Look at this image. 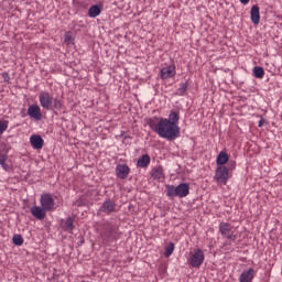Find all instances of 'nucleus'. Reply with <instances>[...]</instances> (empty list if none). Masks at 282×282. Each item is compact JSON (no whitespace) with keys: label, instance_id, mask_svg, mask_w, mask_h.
<instances>
[{"label":"nucleus","instance_id":"1","mask_svg":"<svg viewBox=\"0 0 282 282\" xmlns=\"http://www.w3.org/2000/svg\"><path fill=\"white\" fill-rule=\"evenodd\" d=\"M148 124L160 138H164L170 142L180 138V126L172 123L166 118H160L159 121L150 119Z\"/></svg>","mask_w":282,"mask_h":282},{"label":"nucleus","instance_id":"2","mask_svg":"<svg viewBox=\"0 0 282 282\" xmlns=\"http://www.w3.org/2000/svg\"><path fill=\"white\" fill-rule=\"evenodd\" d=\"M39 101L41 107L46 111H52V109H63V101L58 98H54L48 91H41Z\"/></svg>","mask_w":282,"mask_h":282},{"label":"nucleus","instance_id":"3","mask_svg":"<svg viewBox=\"0 0 282 282\" xmlns=\"http://www.w3.org/2000/svg\"><path fill=\"white\" fill-rule=\"evenodd\" d=\"M188 193H191V186L188 183H181L178 186L167 185L166 186V195L167 197H187Z\"/></svg>","mask_w":282,"mask_h":282},{"label":"nucleus","instance_id":"4","mask_svg":"<svg viewBox=\"0 0 282 282\" xmlns=\"http://www.w3.org/2000/svg\"><path fill=\"white\" fill-rule=\"evenodd\" d=\"M40 204L46 213H52V210L56 209V202H54V196H52L50 193L41 196Z\"/></svg>","mask_w":282,"mask_h":282},{"label":"nucleus","instance_id":"5","mask_svg":"<svg viewBox=\"0 0 282 282\" xmlns=\"http://www.w3.org/2000/svg\"><path fill=\"white\" fill-rule=\"evenodd\" d=\"M235 227L229 223H220L219 232L223 237H226L229 241H237V235H235Z\"/></svg>","mask_w":282,"mask_h":282},{"label":"nucleus","instance_id":"6","mask_svg":"<svg viewBox=\"0 0 282 282\" xmlns=\"http://www.w3.org/2000/svg\"><path fill=\"white\" fill-rule=\"evenodd\" d=\"M204 259V251L202 249H194L187 261L192 268H200Z\"/></svg>","mask_w":282,"mask_h":282},{"label":"nucleus","instance_id":"7","mask_svg":"<svg viewBox=\"0 0 282 282\" xmlns=\"http://www.w3.org/2000/svg\"><path fill=\"white\" fill-rule=\"evenodd\" d=\"M229 172L226 166H218L215 172V180L218 184L226 186L228 183Z\"/></svg>","mask_w":282,"mask_h":282},{"label":"nucleus","instance_id":"8","mask_svg":"<svg viewBox=\"0 0 282 282\" xmlns=\"http://www.w3.org/2000/svg\"><path fill=\"white\" fill-rule=\"evenodd\" d=\"M177 74L175 65H170L161 68L160 76L162 80H169V78H175Z\"/></svg>","mask_w":282,"mask_h":282},{"label":"nucleus","instance_id":"9","mask_svg":"<svg viewBox=\"0 0 282 282\" xmlns=\"http://www.w3.org/2000/svg\"><path fill=\"white\" fill-rule=\"evenodd\" d=\"M118 234V227L109 226L101 235L104 241H113Z\"/></svg>","mask_w":282,"mask_h":282},{"label":"nucleus","instance_id":"10","mask_svg":"<svg viewBox=\"0 0 282 282\" xmlns=\"http://www.w3.org/2000/svg\"><path fill=\"white\" fill-rule=\"evenodd\" d=\"M129 173H131V169L127 164H119L116 167V175L120 180H127L129 177Z\"/></svg>","mask_w":282,"mask_h":282},{"label":"nucleus","instance_id":"11","mask_svg":"<svg viewBox=\"0 0 282 282\" xmlns=\"http://www.w3.org/2000/svg\"><path fill=\"white\" fill-rule=\"evenodd\" d=\"M28 116L33 120H42L43 113H41V107L39 105H31L28 108Z\"/></svg>","mask_w":282,"mask_h":282},{"label":"nucleus","instance_id":"12","mask_svg":"<svg viewBox=\"0 0 282 282\" xmlns=\"http://www.w3.org/2000/svg\"><path fill=\"white\" fill-rule=\"evenodd\" d=\"M31 215H33L35 219L43 221V219H45V217L47 216V212L45 210L44 207L33 206L31 208Z\"/></svg>","mask_w":282,"mask_h":282},{"label":"nucleus","instance_id":"13","mask_svg":"<svg viewBox=\"0 0 282 282\" xmlns=\"http://www.w3.org/2000/svg\"><path fill=\"white\" fill-rule=\"evenodd\" d=\"M101 213H106L107 215H111V213H116V202L111 199H107L100 207Z\"/></svg>","mask_w":282,"mask_h":282},{"label":"nucleus","instance_id":"14","mask_svg":"<svg viewBox=\"0 0 282 282\" xmlns=\"http://www.w3.org/2000/svg\"><path fill=\"white\" fill-rule=\"evenodd\" d=\"M250 18L253 25H259V23H261V13L259 11V6L251 7Z\"/></svg>","mask_w":282,"mask_h":282},{"label":"nucleus","instance_id":"15","mask_svg":"<svg viewBox=\"0 0 282 282\" xmlns=\"http://www.w3.org/2000/svg\"><path fill=\"white\" fill-rule=\"evenodd\" d=\"M30 143L31 147H33L34 149L41 150L43 149V144H45V141H43V138H41V135L33 134L30 138Z\"/></svg>","mask_w":282,"mask_h":282},{"label":"nucleus","instance_id":"16","mask_svg":"<svg viewBox=\"0 0 282 282\" xmlns=\"http://www.w3.org/2000/svg\"><path fill=\"white\" fill-rule=\"evenodd\" d=\"M254 279V269H249L240 274L239 282H252Z\"/></svg>","mask_w":282,"mask_h":282},{"label":"nucleus","instance_id":"17","mask_svg":"<svg viewBox=\"0 0 282 282\" xmlns=\"http://www.w3.org/2000/svg\"><path fill=\"white\" fill-rule=\"evenodd\" d=\"M149 164H151V156H149V154L142 155L137 162V166L140 169H147Z\"/></svg>","mask_w":282,"mask_h":282},{"label":"nucleus","instance_id":"18","mask_svg":"<svg viewBox=\"0 0 282 282\" xmlns=\"http://www.w3.org/2000/svg\"><path fill=\"white\" fill-rule=\"evenodd\" d=\"M228 160H230V156H228V153L220 152L217 156L216 164L217 166H224V164H228Z\"/></svg>","mask_w":282,"mask_h":282},{"label":"nucleus","instance_id":"19","mask_svg":"<svg viewBox=\"0 0 282 282\" xmlns=\"http://www.w3.org/2000/svg\"><path fill=\"white\" fill-rule=\"evenodd\" d=\"M153 180H164V170L162 167H155L152 170Z\"/></svg>","mask_w":282,"mask_h":282},{"label":"nucleus","instance_id":"20","mask_svg":"<svg viewBox=\"0 0 282 282\" xmlns=\"http://www.w3.org/2000/svg\"><path fill=\"white\" fill-rule=\"evenodd\" d=\"M62 228L65 232H72L74 230V218L68 217Z\"/></svg>","mask_w":282,"mask_h":282},{"label":"nucleus","instance_id":"21","mask_svg":"<svg viewBox=\"0 0 282 282\" xmlns=\"http://www.w3.org/2000/svg\"><path fill=\"white\" fill-rule=\"evenodd\" d=\"M167 121L171 122L172 124H177L180 122V113L175 111H171V113L169 115Z\"/></svg>","mask_w":282,"mask_h":282},{"label":"nucleus","instance_id":"22","mask_svg":"<svg viewBox=\"0 0 282 282\" xmlns=\"http://www.w3.org/2000/svg\"><path fill=\"white\" fill-rule=\"evenodd\" d=\"M253 76L254 78H263V76H265V70L261 66H256L253 68Z\"/></svg>","mask_w":282,"mask_h":282},{"label":"nucleus","instance_id":"23","mask_svg":"<svg viewBox=\"0 0 282 282\" xmlns=\"http://www.w3.org/2000/svg\"><path fill=\"white\" fill-rule=\"evenodd\" d=\"M88 14L89 17H91V19H96V17L100 14V7L98 6L90 7Z\"/></svg>","mask_w":282,"mask_h":282},{"label":"nucleus","instance_id":"24","mask_svg":"<svg viewBox=\"0 0 282 282\" xmlns=\"http://www.w3.org/2000/svg\"><path fill=\"white\" fill-rule=\"evenodd\" d=\"M174 250H175V243L170 242L167 246H165L164 257H166V259H169V257H171V254H173Z\"/></svg>","mask_w":282,"mask_h":282},{"label":"nucleus","instance_id":"25","mask_svg":"<svg viewBox=\"0 0 282 282\" xmlns=\"http://www.w3.org/2000/svg\"><path fill=\"white\" fill-rule=\"evenodd\" d=\"M64 42L66 43V45H74V36L72 35L70 31L65 33Z\"/></svg>","mask_w":282,"mask_h":282},{"label":"nucleus","instance_id":"26","mask_svg":"<svg viewBox=\"0 0 282 282\" xmlns=\"http://www.w3.org/2000/svg\"><path fill=\"white\" fill-rule=\"evenodd\" d=\"M187 89H188V84L187 83L181 84V87L178 88L176 95L177 96H184V94H186Z\"/></svg>","mask_w":282,"mask_h":282},{"label":"nucleus","instance_id":"27","mask_svg":"<svg viewBox=\"0 0 282 282\" xmlns=\"http://www.w3.org/2000/svg\"><path fill=\"white\" fill-rule=\"evenodd\" d=\"M12 241L14 246H23V237L21 235H14Z\"/></svg>","mask_w":282,"mask_h":282},{"label":"nucleus","instance_id":"28","mask_svg":"<svg viewBox=\"0 0 282 282\" xmlns=\"http://www.w3.org/2000/svg\"><path fill=\"white\" fill-rule=\"evenodd\" d=\"M7 160H8V155L6 154H0V164L2 166V169H4V171H8V169H10L8 165H7Z\"/></svg>","mask_w":282,"mask_h":282},{"label":"nucleus","instance_id":"29","mask_svg":"<svg viewBox=\"0 0 282 282\" xmlns=\"http://www.w3.org/2000/svg\"><path fill=\"white\" fill-rule=\"evenodd\" d=\"M8 130V121H0V133Z\"/></svg>","mask_w":282,"mask_h":282},{"label":"nucleus","instance_id":"30","mask_svg":"<svg viewBox=\"0 0 282 282\" xmlns=\"http://www.w3.org/2000/svg\"><path fill=\"white\" fill-rule=\"evenodd\" d=\"M240 3H242V6H248V3H250V0H240Z\"/></svg>","mask_w":282,"mask_h":282},{"label":"nucleus","instance_id":"31","mask_svg":"<svg viewBox=\"0 0 282 282\" xmlns=\"http://www.w3.org/2000/svg\"><path fill=\"white\" fill-rule=\"evenodd\" d=\"M265 122V120L261 119L258 123V127H263V123Z\"/></svg>","mask_w":282,"mask_h":282}]
</instances>
